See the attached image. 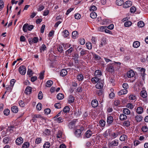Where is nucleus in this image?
<instances>
[{"mask_svg":"<svg viewBox=\"0 0 148 148\" xmlns=\"http://www.w3.org/2000/svg\"><path fill=\"white\" fill-rule=\"evenodd\" d=\"M3 113L6 116L8 115L9 114L10 110L8 109H5L3 111Z\"/></svg>","mask_w":148,"mask_h":148,"instance_id":"60","label":"nucleus"},{"mask_svg":"<svg viewBox=\"0 0 148 148\" xmlns=\"http://www.w3.org/2000/svg\"><path fill=\"white\" fill-rule=\"evenodd\" d=\"M82 133L81 130L80 129H77L75 131V134L77 137H79Z\"/></svg>","mask_w":148,"mask_h":148,"instance_id":"32","label":"nucleus"},{"mask_svg":"<svg viewBox=\"0 0 148 148\" xmlns=\"http://www.w3.org/2000/svg\"><path fill=\"white\" fill-rule=\"evenodd\" d=\"M42 141V138H40L38 137L37 138L35 141V143L36 144H39L41 143Z\"/></svg>","mask_w":148,"mask_h":148,"instance_id":"50","label":"nucleus"},{"mask_svg":"<svg viewBox=\"0 0 148 148\" xmlns=\"http://www.w3.org/2000/svg\"><path fill=\"white\" fill-rule=\"evenodd\" d=\"M116 3L118 5H121L124 3L123 0H116Z\"/></svg>","mask_w":148,"mask_h":148,"instance_id":"48","label":"nucleus"},{"mask_svg":"<svg viewBox=\"0 0 148 148\" xmlns=\"http://www.w3.org/2000/svg\"><path fill=\"white\" fill-rule=\"evenodd\" d=\"M97 9L96 7L94 5H92L90 6L89 8V10L90 11H95Z\"/></svg>","mask_w":148,"mask_h":148,"instance_id":"54","label":"nucleus"},{"mask_svg":"<svg viewBox=\"0 0 148 148\" xmlns=\"http://www.w3.org/2000/svg\"><path fill=\"white\" fill-rule=\"evenodd\" d=\"M19 71L21 75H24L26 72V68L25 66L22 65L20 66L19 68Z\"/></svg>","mask_w":148,"mask_h":148,"instance_id":"3","label":"nucleus"},{"mask_svg":"<svg viewBox=\"0 0 148 148\" xmlns=\"http://www.w3.org/2000/svg\"><path fill=\"white\" fill-rule=\"evenodd\" d=\"M126 107H127L128 108H129L130 109H132L133 108L134 106L131 103H128L126 106Z\"/></svg>","mask_w":148,"mask_h":148,"instance_id":"62","label":"nucleus"},{"mask_svg":"<svg viewBox=\"0 0 148 148\" xmlns=\"http://www.w3.org/2000/svg\"><path fill=\"white\" fill-rule=\"evenodd\" d=\"M128 92L127 90H121L118 92V94L119 95H125Z\"/></svg>","mask_w":148,"mask_h":148,"instance_id":"16","label":"nucleus"},{"mask_svg":"<svg viewBox=\"0 0 148 148\" xmlns=\"http://www.w3.org/2000/svg\"><path fill=\"white\" fill-rule=\"evenodd\" d=\"M142 130L144 132H146L148 130V128L146 126H143L142 128Z\"/></svg>","mask_w":148,"mask_h":148,"instance_id":"63","label":"nucleus"},{"mask_svg":"<svg viewBox=\"0 0 148 148\" xmlns=\"http://www.w3.org/2000/svg\"><path fill=\"white\" fill-rule=\"evenodd\" d=\"M123 112L124 114L127 115L129 114L130 113V110L128 109L127 108L123 109Z\"/></svg>","mask_w":148,"mask_h":148,"instance_id":"33","label":"nucleus"},{"mask_svg":"<svg viewBox=\"0 0 148 148\" xmlns=\"http://www.w3.org/2000/svg\"><path fill=\"white\" fill-rule=\"evenodd\" d=\"M98 102L96 99L93 100L92 101L91 103L92 106V107L95 108L98 105Z\"/></svg>","mask_w":148,"mask_h":148,"instance_id":"17","label":"nucleus"},{"mask_svg":"<svg viewBox=\"0 0 148 148\" xmlns=\"http://www.w3.org/2000/svg\"><path fill=\"white\" fill-rule=\"evenodd\" d=\"M113 118L112 116H108L107 118V123L109 124H111L113 122Z\"/></svg>","mask_w":148,"mask_h":148,"instance_id":"11","label":"nucleus"},{"mask_svg":"<svg viewBox=\"0 0 148 148\" xmlns=\"http://www.w3.org/2000/svg\"><path fill=\"white\" fill-rule=\"evenodd\" d=\"M140 71L141 72V75L143 77H144L145 75V69L143 68H141Z\"/></svg>","mask_w":148,"mask_h":148,"instance_id":"56","label":"nucleus"},{"mask_svg":"<svg viewBox=\"0 0 148 148\" xmlns=\"http://www.w3.org/2000/svg\"><path fill=\"white\" fill-rule=\"evenodd\" d=\"M110 23V21L108 19H103L102 22L101 24L103 25H106L109 24Z\"/></svg>","mask_w":148,"mask_h":148,"instance_id":"19","label":"nucleus"},{"mask_svg":"<svg viewBox=\"0 0 148 148\" xmlns=\"http://www.w3.org/2000/svg\"><path fill=\"white\" fill-rule=\"evenodd\" d=\"M93 56L95 59L96 60H99L101 59L100 57L97 54H94Z\"/></svg>","mask_w":148,"mask_h":148,"instance_id":"58","label":"nucleus"},{"mask_svg":"<svg viewBox=\"0 0 148 148\" xmlns=\"http://www.w3.org/2000/svg\"><path fill=\"white\" fill-rule=\"evenodd\" d=\"M140 45V43L138 41H136L134 42L133 46L135 48H138Z\"/></svg>","mask_w":148,"mask_h":148,"instance_id":"28","label":"nucleus"},{"mask_svg":"<svg viewBox=\"0 0 148 148\" xmlns=\"http://www.w3.org/2000/svg\"><path fill=\"white\" fill-rule=\"evenodd\" d=\"M47 48V47L45 45H42L40 49V52H42V51L43 52L44 51L46 50Z\"/></svg>","mask_w":148,"mask_h":148,"instance_id":"49","label":"nucleus"},{"mask_svg":"<svg viewBox=\"0 0 148 148\" xmlns=\"http://www.w3.org/2000/svg\"><path fill=\"white\" fill-rule=\"evenodd\" d=\"M78 33L76 31H73L72 33V37L73 38H76L78 36Z\"/></svg>","mask_w":148,"mask_h":148,"instance_id":"27","label":"nucleus"},{"mask_svg":"<svg viewBox=\"0 0 148 148\" xmlns=\"http://www.w3.org/2000/svg\"><path fill=\"white\" fill-rule=\"evenodd\" d=\"M43 95L41 91L39 92L38 95V98L39 99H41L42 98Z\"/></svg>","mask_w":148,"mask_h":148,"instance_id":"59","label":"nucleus"},{"mask_svg":"<svg viewBox=\"0 0 148 148\" xmlns=\"http://www.w3.org/2000/svg\"><path fill=\"white\" fill-rule=\"evenodd\" d=\"M76 121V120H74L69 122L68 126L70 129H72L75 128Z\"/></svg>","mask_w":148,"mask_h":148,"instance_id":"5","label":"nucleus"},{"mask_svg":"<svg viewBox=\"0 0 148 148\" xmlns=\"http://www.w3.org/2000/svg\"><path fill=\"white\" fill-rule=\"evenodd\" d=\"M121 64L120 62H114L113 63H110L108 65L107 69L109 72H113L114 71V66H117V69H117L119 68V66Z\"/></svg>","mask_w":148,"mask_h":148,"instance_id":"1","label":"nucleus"},{"mask_svg":"<svg viewBox=\"0 0 148 148\" xmlns=\"http://www.w3.org/2000/svg\"><path fill=\"white\" fill-rule=\"evenodd\" d=\"M103 86V81H100L95 85L97 88L100 89Z\"/></svg>","mask_w":148,"mask_h":148,"instance_id":"8","label":"nucleus"},{"mask_svg":"<svg viewBox=\"0 0 148 148\" xmlns=\"http://www.w3.org/2000/svg\"><path fill=\"white\" fill-rule=\"evenodd\" d=\"M74 97L70 95L69 97V102L70 103H72L74 102Z\"/></svg>","mask_w":148,"mask_h":148,"instance_id":"46","label":"nucleus"},{"mask_svg":"<svg viewBox=\"0 0 148 148\" xmlns=\"http://www.w3.org/2000/svg\"><path fill=\"white\" fill-rule=\"evenodd\" d=\"M105 121L103 120H101L99 121V124L101 127H104L105 125Z\"/></svg>","mask_w":148,"mask_h":148,"instance_id":"45","label":"nucleus"},{"mask_svg":"<svg viewBox=\"0 0 148 148\" xmlns=\"http://www.w3.org/2000/svg\"><path fill=\"white\" fill-rule=\"evenodd\" d=\"M92 134V132L90 130H87L85 133V136L87 138H90Z\"/></svg>","mask_w":148,"mask_h":148,"instance_id":"13","label":"nucleus"},{"mask_svg":"<svg viewBox=\"0 0 148 148\" xmlns=\"http://www.w3.org/2000/svg\"><path fill=\"white\" fill-rule=\"evenodd\" d=\"M99 78V77L95 76L94 77L92 78L91 79V82L93 84H95L97 82L99 81L100 79Z\"/></svg>","mask_w":148,"mask_h":148,"instance_id":"10","label":"nucleus"},{"mask_svg":"<svg viewBox=\"0 0 148 148\" xmlns=\"http://www.w3.org/2000/svg\"><path fill=\"white\" fill-rule=\"evenodd\" d=\"M127 136L123 134L121 135L119 138V140L121 141H124L127 139Z\"/></svg>","mask_w":148,"mask_h":148,"instance_id":"31","label":"nucleus"},{"mask_svg":"<svg viewBox=\"0 0 148 148\" xmlns=\"http://www.w3.org/2000/svg\"><path fill=\"white\" fill-rule=\"evenodd\" d=\"M123 124L125 126L128 127L130 125V122L128 121H125L123 123Z\"/></svg>","mask_w":148,"mask_h":148,"instance_id":"57","label":"nucleus"},{"mask_svg":"<svg viewBox=\"0 0 148 148\" xmlns=\"http://www.w3.org/2000/svg\"><path fill=\"white\" fill-rule=\"evenodd\" d=\"M42 105L40 103H38L36 106V108L38 110H40L42 108Z\"/></svg>","mask_w":148,"mask_h":148,"instance_id":"64","label":"nucleus"},{"mask_svg":"<svg viewBox=\"0 0 148 148\" xmlns=\"http://www.w3.org/2000/svg\"><path fill=\"white\" fill-rule=\"evenodd\" d=\"M137 25L138 27H143L144 26L145 24L143 21H140L138 23Z\"/></svg>","mask_w":148,"mask_h":148,"instance_id":"44","label":"nucleus"},{"mask_svg":"<svg viewBox=\"0 0 148 148\" xmlns=\"http://www.w3.org/2000/svg\"><path fill=\"white\" fill-rule=\"evenodd\" d=\"M141 96L143 98H145L147 96L146 91L145 90L142 91L140 93Z\"/></svg>","mask_w":148,"mask_h":148,"instance_id":"26","label":"nucleus"},{"mask_svg":"<svg viewBox=\"0 0 148 148\" xmlns=\"http://www.w3.org/2000/svg\"><path fill=\"white\" fill-rule=\"evenodd\" d=\"M97 15L96 13L94 12H91L90 14V17L92 18H95L97 17Z\"/></svg>","mask_w":148,"mask_h":148,"instance_id":"47","label":"nucleus"},{"mask_svg":"<svg viewBox=\"0 0 148 148\" xmlns=\"http://www.w3.org/2000/svg\"><path fill=\"white\" fill-rule=\"evenodd\" d=\"M62 133L60 131L58 132L57 134V137L59 138V140H61V138H62Z\"/></svg>","mask_w":148,"mask_h":148,"instance_id":"30","label":"nucleus"},{"mask_svg":"<svg viewBox=\"0 0 148 148\" xmlns=\"http://www.w3.org/2000/svg\"><path fill=\"white\" fill-rule=\"evenodd\" d=\"M73 58L74 60L75 63L78 62V58H79V55L77 53H75L74 56H73Z\"/></svg>","mask_w":148,"mask_h":148,"instance_id":"20","label":"nucleus"},{"mask_svg":"<svg viewBox=\"0 0 148 148\" xmlns=\"http://www.w3.org/2000/svg\"><path fill=\"white\" fill-rule=\"evenodd\" d=\"M67 73L66 70L65 69H63L60 72V74L61 76L64 77L66 75Z\"/></svg>","mask_w":148,"mask_h":148,"instance_id":"18","label":"nucleus"},{"mask_svg":"<svg viewBox=\"0 0 148 148\" xmlns=\"http://www.w3.org/2000/svg\"><path fill=\"white\" fill-rule=\"evenodd\" d=\"M73 49H74L72 47H71L67 50L66 51V53L67 55H68L69 54L71 53L72 52Z\"/></svg>","mask_w":148,"mask_h":148,"instance_id":"51","label":"nucleus"},{"mask_svg":"<svg viewBox=\"0 0 148 148\" xmlns=\"http://www.w3.org/2000/svg\"><path fill=\"white\" fill-rule=\"evenodd\" d=\"M53 84V82L51 80L48 81L46 83V86L48 87H50Z\"/></svg>","mask_w":148,"mask_h":148,"instance_id":"34","label":"nucleus"},{"mask_svg":"<svg viewBox=\"0 0 148 148\" xmlns=\"http://www.w3.org/2000/svg\"><path fill=\"white\" fill-rule=\"evenodd\" d=\"M69 108L67 106L65 107L63 109V111L66 113H68L69 111Z\"/></svg>","mask_w":148,"mask_h":148,"instance_id":"53","label":"nucleus"},{"mask_svg":"<svg viewBox=\"0 0 148 148\" xmlns=\"http://www.w3.org/2000/svg\"><path fill=\"white\" fill-rule=\"evenodd\" d=\"M127 76L129 78L133 77L134 75V73L133 71L131 70L128 71L127 73Z\"/></svg>","mask_w":148,"mask_h":148,"instance_id":"9","label":"nucleus"},{"mask_svg":"<svg viewBox=\"0 0 148 148\" xmlns=\"http://www.w3.org/2000/svg\"><path fill=\"white\" fill-rule=\"evenodd\" d=\"M50 146V144L49 142H45L43 145V147L44 148H49Z\"/></svg>","mask_w":148,"mask_h":148,"instance_id":"36","label":"nucleus"},{"mask_svg":"<svg viewBox=\"0 0 148 148\" xmlns=\"http://www.w3.org/2000/svg\"><path fill=\"white\" fill-rule=\"evenodd\" d=\"M64 97V95L61 93H59L57 95V98L58 100H62Z\"/></svg>","mask_w":148,"mask_h":148,"instance_id":"39","label":"nucleus"},{"mask_svg":"<svg viewBox=\"0 0 148 148\" xmlns=\"http://www.w3.org/2000/svg\"><path fill=\"white\" fill-rule=\"evenodd\" d=\"M110 134L109 130H107L105 131L103 133V136L105 138H107L109 135Z\"/></svg>","mask_w":148,"mask_h":148,"instance_id":"43","label":"nucleus"},{"mask_svg":"<svg viewBox=\"0 0 148 148\" xmlns=\"http://www.w3.org/2000/svg\"><path fill=\"white\" fill-rule=\"evenodd\" d=\"M143 108L141 107H138L136 110L137 113L139 114H142L143 112Z\"/></svg>","mask_w":148,"mask_h":148,"instance_id":"25","label":"nucleus"},{"mask_svg":"<svg viewBox=\"0 0 148 148\" xmlns=\"http://www.w3.org/2000/svg\"><path fill=\"white\" fill-rule=\"evenodd\" d=\"M112 145L114 146H117L119 144V140H114L111 143Z\"/></svg>","mask_w":148,"mask_h":148,"instance_id":"22","label":"nucleus"},{"mask_svg":"<svg viewBox=\"0 0 148 148\" xmlns=\"http://www.w3.org/2000/svg\"><path fill=\"white\" fill-rule=\"evenodd\" d=\"M62 35L64 37H68L69 35V32L67 30H65L62 32Z\"/></svg>","mask_w":148,"mask_h":148,"instance_id":"21","label":"nucleus"},{"mask_svg":"<svg viewBox=\"0 0 148 148\" xmlns=\"http://www.w3.org/2000/svg\"><path fill=\"white\" fill-rule=\"evenodd\" d=\"M129 98L131 100H134L136 99V97L135 95L133 94L129 95Z\"/></svg>","mask_w":148,"mask_h":148,"instance_id":"29","label":"nucleus"},{"mask_svg":"<svg viewBox=\"0 0 148 148\" xmlns=\"http://www.w3.org/2000/svg\"><path fill=\"white\" fill-rule=\"evenodd\" d=\"M77 79L79 81H82L83 80L84 77L82 74H79L77 77Z\"/></svg>","mask_w":148,"mask_h":148,"instance_id":"42","label":"nucleus"},{"mask_svg":"<svg viewBox=\"0 0 148 148\" xmlns=\"http://www.w3.org/2000/svg\"><path fill=\"white\" fill-rule=\"evenodd\" d=\"M132 3L130 1H127L123 4V7L125 8H127L130 7L132 5Z\"/></svg>","mask_w":148,"mask_h":148,"instance_id":"7","label":"nucleus"},{"mask_svg":"<svg viewBox=\"0 0 148 148\" xmlns=\"http://www.w3.org/2000/svg\"><path fill=\"white\" fill-rule=\"evenodd\" d=\"M86 47L87 48L89 49H91L92 48V44L90 42H87L86 43Z\"/></svg>","mask_w":148,"mask_h":148,"instance_id":"40","label":"nucleus"},{"mask_svg":"<svg viewBox=\"0 0 148 148\" xmlns=\"http://www.w3.org/2000/svg\"><path fill=\"white\" fill-rule=\"evenodd\" d=\"M122 86L123 88L125 89L124 90H127L129 87L127 83H123Z\"/></svg>","mask_w":148,"mask_h":148,"instance_id":"55","label":"nucleus"},{"mask_svg":"<svg viewBox=\"0 0 148 148\" xmlns=\"http://www.w3.org/2000/svg\"><path fill=\"white\" fill-rule=\"evenodd\" d=\"M106 28V26H100L97 28V30L100 32H104L105 29Z\"/></svg>","mask_w":148,"mask_h":148,"instance_id":"23","label":"nucleus"},{"mask_svg":"<svg viewBox=\"0 0 148 148\" xmlns=\"http://www.w3.org/2000/svg\"><path fill=\"white\" fill-rule=\"evenodd\" d=\"M34 28L33 25H29L28 24H25L23 27V30L24 32H26L27 30L29 31L31 30Z\"/></svg>","mask_w":148,"mask_h":148,"instance_id":"2","label":"nucleus"},{"mask_svg":"<svg viewBox=\"0 0 148 148\" xmlns=\"http://www.w3.org/2000/svg\"><path fill=\"white\" fill-rule=\"evenodd\" d=\"M63 118L60 117L55 119V120L56 122L59 123L62 122L63 121Z\"/></svg>","mask_w":148,"mask_h":148,"instance_id":"38","label":"nucleus"},{"mask_svg":"<svg viewBox=\"0 0 148 148\" xmlns=\"http://www.w3.org/2000/svg\"><path fill=\"white\" fill-rule=\"evenodd\" d=\"M23 142V138L21 137H18L16 140L15 143L17 145H21Z\"/></svg>","mask_w":148,"mask_h":148,"instance_id":"6","label":"nucleus"},{"mask_svg":"<svg viewBox=\"0 0 148 148\" xmlns=\"http://www.w3.org/2000/svg\"><path fill=\"white\" fill-rule=\"evenodd\" d=\"M79 50H81L80 53L81 56H82L84 55H86L87 52H88L87 50L82 49L81 48H79Z\"/></svg>","mask_w":148,"mask_h":148,"instance_id":"14","label":"nucleus"},{"mask_svg":"<svg viewBox=\"0 0 148 148\" xmlns=\"http://www.w3.org/2000/svg\"><path fill=\"white\" fill-rule=\"evenodd\" d=\"M132 22L130 21H127L125 22L124 24V26L126 27H128L132 25Z\"/></svg>","mask_w":148,"mask_h":148,"instance_id":"52","label":"nucleus"},{"mask_svg":"<svg viewBox=\"0 0 148 148\" xmlns=\"http://www.w3.org/2000/svg\"><path fill=\"white\" fill-rule=\"evenodd\" d=\"M29 145V144L28 142H25L23 144L22 148H28Z\"/></svg>","mask_w":148,"mask_h":148,"instance_id":"37","label":"nucleus"},{"mask_svg":"<svg viewBox=\"0 0 148 148\" xmlns=\"http://www.w3.org/2000/svg\"><path fill=\"white\" fill-rule=\"evenodd\" d=\"M32 91V87L30 86H27L26 88L25 92L27 94H29Z\"/></svg>","mask_w":148,"mask_h":148,"instance_id":"12","label":"nucleus"},{"mask_svg":"<svg viewBox=\"0 0 148 148\" xmlns=\"http://www.w3.org/2000/svg\"><path fill=\"white\" fill-rule=\"evenodd\" d=\"M136 11V9L135 7L132 6L131 7L130 9V12L131 13H134Z\"/></svg>","mask_w":148,"mask_h":148,"instance_id":"61","label":"nucleus"},{"mask_svg":"<svg viewBox=\"0 0 148 148\" xmlns=\"http://www.w3.org/2000/svg\"><path fill=\"white\" fill-rule=\"evenodd\" d=\"M38 38L37 37H34V38H30L29 39L28 41L30 44L33 43H36L38 41Z\"/></svg>","mask_w":148,"mask_h":148,"instance_id":"4","label":"nucleus"},{"mask_svg":"<svg viewBox=\"0 0 148 148\" xmlns=\"http://www.w3.org/2000/svg\"><path fill=\"white\" fill-rule=\"evenodd\" d=\"M127 118V116L124 114H121L119 116L120 119L122 121L126 119Z\"/></svg>","mask_w":148,"mask_h":148,"instance_id":"41","label":"nucleus"},{"mask_svg":"<svg viewBox=\"0 0 148 148\" xmlns=\"http://www.w3.org/2000/svg\"><path fill=\"white\" fill-rule=\"evenodd\" d=\"M11 110L14 113H16L18 111V108L16 106H13L11 107Z\"/></svg>","mask_w":148,"mask_h":148,"instance_id":"24","label":"nucleus"},{"mask_svg":"<svg viewBox=\"0 0 148 148\" xmlns=\"http://www.w3.org/2000/svg\"><path fill=\"white\" fill-rule=\"evenodd\" d=\"M94 75L95 77H100L102 75L101 71L99 70H96L95 72Z\"/></svg>","mask_w":148,"mask_h":148,"instance_id":"15","label":"nucleus"},{"mask_svg":"<svg viewBox=\"0 0 148 148\" xmlns=\"http://www.w3.org/2000/svg\"><path fill=\"white\" fill-rule=\"evenodd\" d=\"M143 118L141 115H137L136 116L135 119L137 122H140L142 120Z\"/></svg>","mask_w":148,"mask_h":148,"instance_id":"35","label":"nucleus"}]
</instances>
